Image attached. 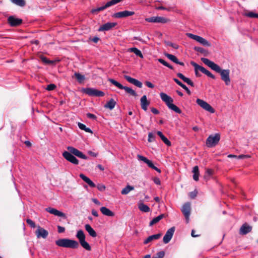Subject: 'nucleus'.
I'll list each match as a JSON object with an SVG mask.
<instances>
[{
	"instance_id": "f257e3e1",
	"label": "nucleus",
	"mask_w": 258,
	"mask_h": 258,
	"mask_svg": "<svg viewBox=\"0 0 258 258\" xmlns=\"http://www.w3.org/2000/svg\"><path fill=\"white\" fill-rule=\"evenodd\" d=\"M201 60L212 70L219 73L221 80L225 82L226 85H229L230 84V70L229 69L223 70L217 64L207 58L203 57L201 58Z\"/></svg>"
},
{
	"instance_id": "f03ea898",
	"label": "nucleus",
	"mask_w": 258,
	"mask_h": 258,
	"mask_svg": "<svg viewBox=\"0 0 258 258\" xmlns=\"http://www.w3.org/2000/svg\"><path fill=\"white\" fill-rule=\"evenodd\" d=\"M67 150L68 151H64L62 153V156L68 161L74 165H77L79 163V160L75 156L85 160H87L88 158V157L82 152L72 146H68Z\"/></svg>"
},
{
	"instance_id": "7ed1b4c3",
	"label": "nucleus",
	"mask_w": 258,
	"mask_h": 258,
	"mask_svg": "<svg viewBox=\"0 0 258 258\" xmlns=\"http://www.w3.org/2000/svg\"><path fill=\"white\" fill-rule=\"evenodd\" d=\"M160 96L163 101H164L167 107L171 110L179 114L181 113V110L175 104H173V99L166 93L162 92L160 94Z\"/></svg>"
},
{
	"instance_id": "20e7f679",
	"label": "nucleus",
	"mask_w": 258,
	"mask_h": 258,
	"mask_svg": "<svg viewBox=\"0 0 258 258\" xmlns=\"http://www.w3.org/2000/svg\"><path fill=\"white\" fill-rule=\"evenodd\" d=\"M55 244L60 247L77 248L79 246L78 242L68 238L59 239L55 241Z\"/></svg>"
},
{
	"instance_id": "39448f33",
	"label": "nucleus",
	"mask_w": 258,
	"mask_h": 258,
	"mask_svg": "<svg viewBox=\"0 0 258 258\" xmlns=\"http://www.w3.org/2000/svg\"><path fill=\"white\" fill-rule=\"evenodd\" d=\"M190 64L194 67L195 70V74L197 77H200L201 75L198 73V71H201L203 74L206 75L208 77L215 79L216 77L212 74L210 71L206 69L204 67L201 66L194 61H191Z\"/></svg>"
},
{
	"instance_id": "423d86ee",
	"label": "nucleus",
	"mask_w": 258,
	"mask_h": 258,
	"mask_svg": "<svg viewBox=\"0 0 258 258\" xmlns=\"http://www.w3.org/2000/svg\"><path fill=\"white\" fill-rule=\"evenodd\" d=\"M108 81L119 89L124 90L126 93L130 94L133 96L136 97L137 96L136 92L132 88L128 87L123 86L120 83L111 78H109Z\"/></svg>"
},
{
	"instance_id": "0eeeda50",
	"label": "nucleus",
	"mask_w": 258,
	"mask_h": 258,
	"mask_svg": "<svg viewBox=\"0 0 258 258\" xmlns=\"http://www.w3.org/2000/svg\"><path fill=\"white\" fill-rule=\"evenodd\" d=\"M82 92L90 96L103 97L105 95L104 92L93 88H83Z\"/></svg>"
},
{
	"instance_id": "6e6552de",
	"label": "nucleus",
	"mask_w": 258,
	"mask_h": 258,
	"mask_svg": "<svg viewBox=\"0 0 258 258\" xmlns=\"http://www.w3.org/2000/svg\"><path fill=\"white\" fill-rule=\"evenodd\" d=\"M220 139L219 134H216L214 136L210 135L206 140V145L208 147L211 148L217 145Z\"/></svg>"
},
{
	"instance_id": "1a4fd4ad",
	"label": "nucleus",
	"mask_w": 258,
	"mask_h": 258,
	"mask_svg": "<svg viewBox=\"0 0 258 258\" xmlns=\"http://www.w3.org/2000/svg\"><path fill=\"white\" fill-rule=\"evenodd\" d=\"M186 35L190 38L192 39L205 46H210L211 43L205 38L191 33H187Z\"/></svg>"
},
{
	"instance_id": "9d476101",
	"label": "nucleus",
	"mask_w": 258,
	"mask_h": 258,
	"mask_svg": "<svg viewBox=\"0 0 258 258\" xmlns=\"http://www.w3.org/2000/svg\"><path fill=\"white\" fill-rule=\"evenodd\" d=\"M196 103L202 108L205 109V110L209 111L210 113H214L215 110L207 102L201 99H197L196 100Z\"/></svg>"
},
{
	"instance_id": "9b49d317",
	"label": "nucleus",
	"mask_w": 258,
	"mask_h": 258,
	"mask_svg": "<svg viewBox=\"0 0 258 258\" xmlns=\"http://www.w3.org/2000/svg\"><path fill=\"white\" fill-rule=\"evenodd\" d=\"M138 158L139 160L142 161L146 163L150 168L157 171L158 173L161 172V170L157 167L155 166L153 162L151 160L147 159L146 157L140 155H138Z\"/></svg>"
},
{
	"instance_id": "f8f14e48",
	"label": "nucleus",
	"mask_w": 258,
	"mask_h": 258,
	"mask_svg": "<svg viewBox=\"0 0 258 258\" xmlns=\"http://www.w3.org/2000/svg\"><path fill=\"white\" fill-rule=\"evenodd\" d=\"M21 19L16 18L14 16H11L8 18V23L11 27H17L22 23Z\"/></svg>"
},
{
	"instance_id": "ddd939ff",
	"label": "nucleus",
	"mask_w": 258,
	"mask_h": 258,
	"mask_svg": "<svg viewBox=\"0 0 258 258\" xmlns=\"http://www.w3.org/2000/svg\"><path fill=\"white\" fill-rule=\"evenodd\" d=\"M35 234L37 238H43L45 239L48 236V232L43 228L38 226L37 229L35 231Z\"/></svg>"
},
{
	"instance_id": "4468645a",
	"label": "nucleus",
	"mask_w": 258,
	"mask_h": 258,
	"mask_svg": "<svg viewBox=\"0 0 258 258\" xmlns=\"http://www.w3.org/2000/svg\"><path fill=\"white\" fill-rule=\"evenodd\" d=\"M135 14V12L133 11H124L114 13L112 17L115 18H126L132 16Z\"/></svg>"
},
{
	"instance_id": "2eb2a0df",
	"label": "nucleus",
	"mask_w": 258,
	"mask_h": 258,
	"mask_svg": "<svg viewBox=\"0 0 258 258\" xmlns=\"http://www.w3.org/2000/svg\"><path fill=\"white\" fill-rule=\"evenodd\" d=\"M174 231V227H172L167 231L163 238V241L164 243L167 244L170 241L173 235Z\"/></svg>"
},
{
	"instance_id": "dca6fc26",
	"label": "nucleus",
	"mask_w": 258,
	"mask_h": 258,
	"mask_svg": "<svg viewBox=\"0 0 258 258\" xmlns=\"http://www.w3.org/2000/svg\"><path fill=\"white\" fill-rule=\"evenodd\" d=\"M117 25L116 22H107L100 26L98 29V31H106L112 29L113 27Z\"/></svg>"
},
{
	"instance_id": "f3484780",
	"label": "nucleus",
	"mask_w": 258,
	"mask_h": 258,
	"mask_svg": "<svg viewBox=\"0 0 258 258\" xmlns=\"http://www.w3.org/2000/svg\"><path fill=\"white\" fill-rule=\"evenodd\" d=\"M190 204L189 203H185L181 209V211L185 216L187 221L188 222L189 219V217L190 214Z\"/></svg>"
},
{
	"instance_id": "a211bd4d",
	"label": "nucleus",
	"mask_w": 258,
	"mask_h": 258,
	"mask_svg": "<svg viewBox=\"0 0 258 258\" xmlns=\"http://www.w3.org/2000/svg\"><path fill=\"white\" fill-rule=\"evenodd\" d=\"M45 210L47 212H49V213L53 214L55 216H57L58 217H61L64 218V219H66L67 218L66 214L64 213L57 210L56 209L52 208L51 207H48V208H46Z\"/></svg>"
},
{
	"instance_id": "6ab92c4d",
	"label": "nucleus",
	"mask_w": 258,
	"mask_h": 258,
	"mask_svg": "<svg viewBox=\"0 0 258 258\" xmlns=\"http://www.w3.org/2000/svg\"><path fill=\"white\" fill-rule=\"evenodd\" d=\"M124 78L129 83H130L132 84H134L136 86H137L140 88L142 87V83L141 82L139 81V80H138L136 79L133 78L129 76H126V75L124 76Z\"/></svg>"
},
{
	"instance_id": "aec40b11",
	"label": "nucleus",
	"mask_w": 258,
	"mask_h": 258,
	"mask_svg": "<svg viewBox=\"0 0 258 258\" xmlns=\"http://www.w3.org/2000/svg\"><path fill=\"white\" fill-rule=\"evenodd\" d=\"M150 101L147 100L146 95H143L141 98V106L144 111H147L148 106L150 105Z\"/></svg>"
},
{
	"instance_id": "412c9836",
	"label": "nucleus",
	"mask_w": 258,
	"mask_h": 258,
	"mask_svg": "<svg viewBox=\"0 0 258 258\" xmlns=\"http://www.w3.org/2000/svg\"><path fill=\"white\" fill-rule=\"evenodd\" d=\"M164 54L165 56L174 63L182 66H184V63L183 62L179 61L175 55L168 53H165Z\"/></svg>"
},
{
	"instance_id": "4be33fe9",
	"label": "nucleus",
	"mask_w": 258,
	"mask_h": 258,
	"mask_svg": "<svg viewBox=\"0 0 258 258\" xmlns=\"http://www.w3.org/2000/svg\"><path fill=\"white\" fill-rule=\"evenodd\" d=\"M80 177L86 183H87L91 187H95L96 186L95 184L87 176L85 175L83 173H81L79 175Z\"/></svg>"
},
{
	"instance_id": "5701e85b",
	"label": "nucleus",
	"mask_w": 258,
	"mask_h": 258,
	"mask_svg": "<svg viewBox=\"0 0 258 258\" xmlns=\"http://www.w3.org/2000/svg\"><path fill=\"white\" fill-rule=\"evenodd\" d=\"M177 76L178 78L181 79L183 81L187 83L188 85L191 86V87L195 86V84L190 79L185 77L182 74L178 73L177 74Z\"/></svg>"
},
{
	"instance_id": "b1692460",
	"label": "nucleus",
	"mask_w": 258,
	"mask_h": 258,
	"mask_svg": "<svg viewBox=\"0 0 258 258\" xmlns=\"http://www.w3.org/2000/svg\"><path fill=\"white\" fill-rule=\"evenodd\" d=\"M252 227L247 224H243L240 229V234L245 235L251 231Z\"/></svg>"
},
{
	"instance_id": "393cba45",
	"label": "nucleus",
	"mask_w": 258,
	"mask_h": 258,
	"mask_svg": "<svg viewBox=\"0 0 258 258\" xmlns=\"http://www.w3.org/2000/svg\"><path fill=\"white\" fill-rule=\"evenodd\" d=\"M162 234L161 233H158L156 234H154L151 236H149L147 239H146L144 241V244H147L152 240L158 239L160 238Z\"/></svg>"
},
{
	"instance_id": "a878e982",
	"label": "nucleus",
	"mask_w": 258,
	"mask_h": 258,
	"mask_svg": "<svg viewBox=\"0 0 258 258\" xmlns=\"http://www.w3.org/2000/svg\"><path fill=\"white\" fill-rule=\"evenodd\" d=\"M157 134L160 137L162 141L167 146H171V142L163 134L161 131H158Z\"/></svg>"
},
{
	"instance_id": "bb28decb",
	"label": "nucleus",
	"mask_w": 258,
	"mask_h": 258,
	"mask_svg": "<svg viewBox=\"0 0 258 258\" xmlns=\"http://www.w3.org/2000/svg\"><path fill=\"white\" fill-rule=\"evenodd\" d=\"M116 104V101L113 99H110L104 105L105 108H108L110 110H112Z\"/></svg>"
},
{
	"instance_id": "cd10ccee",
	"label": "nucleus",
	"mask_w": 258,
	"mask_h": 258,
	"mask_svg": "<svg viewBox=\"0 0 258 258\" xmlns=\"http://www.w3.org/2000/svg\"><path fill=\"white\" fill-rule=\"evenodd\" d=\"M86 230L88 232L89 235L92 237H95L97 236V233L96 231L92 228V227L88 224L85 225Z\"/></svg>"
},
{
	"instance_id": "c85d7f7f",
	"label": "nucleus",
	"mask_w": 258,
	"mask_h": 258,
	"mask_svg": "<svg viewBox=\"0 0 258 258\" xmlns=\"http://www.w3.org/2000/svg\"><path fill=\"white\" fill-rule=\"evenodd\" d=\"M100 211L103 215L105 216L110 217H113L114 216V213L105 207H101L100 208Z\"/></svg>"
},
{
	"instance_id": "c756f323",
	"label": "nucleus",
	"mask_w": 258,
	"mask_h": 258,
	"mask_svg": "<svg viewBox=\"0 0 258 258\" xmlns=\"http://www.w3.org/2000/svg\"><path fill=\"white\" fill-rule=\"evenodd\" d=\"M165 217V215L164 214H160L158 216L154 218L151 220L149 223V226H152L153 225L159 222L161 219H162Z\"/></svg>"
},
{
	"instance_id": "7c9ffc66",
	"label": "nucleus",
	"mask_w": 258,
	"mask_h": 258,
	"mask_svg": "<svg viewBox=\"0 0 258 258\" xmlns=\"http://www.w3.org/2000/svg\"><path fill=\"white\" fill-rule=\"evenodd\" d=\"M192 172L193 173V179L195 181H198L200 175L198 166H195V167H194Z\"/></svg>"
},
{
	"instance_id": "2f4dec72",
	"label": "nucleus",
	"mask_w": 258,
	"mask_h": 258,
	"mask_svg": "<svg viewBox=\"0 0 258 258\" xmlns=\"http://www.w3.org/2000/svg\"><path fill=\"white\" fill-rule=\"evenodd\" d=\"M130 51L134 53L137 56L140 57L141 58H143V55L142 52L136 47H132L130 48Z\"/></svg>"
},
{
	"instance_id": "473e14b6",
	"label": "nucleus",
	"mask_w": 258,
	"mask_h": 258,
	"mask_svg": "<svg viewBox=\"0 0 258 258\" xmlns=\"http://www.w3.org/2000/svg\"><path fill=\"white\" fill-rule=\"evenodd\" d=\"M77 238L79 239V242L85 239V235L82 230H79L77 231L76 234Z\"/></svg>"
},
{
	"instance_id": "72a5a7b5",
	"label": "nucleus",
	"mask_w": 258,
	"mask_h": 258,
	"mask_svg": "<svg viewBox=\"0 0 258 258\" xmlns=\"http://www.w3.org/2000/svg\"><path fill=\"white\" fill-rule=\"evenodd\" d=\"M139 209L140 211L144 212H149L150 211L149 207L143 203H141L139 205Z\"/></svg>"
},
{
	"instance_id": "f704fd0d",
	"label": "nucleus",
	"mask_w": 258,
	"mask_h": 258,
	"mask_svg": "<svg viewBox=\"0 0 258 258\" xmlns=\"http://www.w3.org/2000/svg\"><path fill=\"white\" fill-rule=\"evenodd\" d=\"M134 189V187L130 185H127L121 191L122 195H127L129 192Z\"/></svg>"
},
{
	"instance_id": "c9c22d12",
	"label": "nucleus",
	"mask_w": 258,
	"mask_h": 258,
	"mask_svg": "<svg viewBox=\"0 0 258 258\" xmlns=\"http://www.w3.org/2000/svg\"><path fill=\"white\" fill-rule=\"evenodd\" d=\"M13 4L19 6L20 7H23L26 5V2L25 0H10Z\"/></svg>"
},
{
	"instance_id": "e433bc0d",
	"label": "nucleus",
	"mask_w": 258,
	"mask_h": 258,
	"mask_svg": "<svg viewBox=\"0 0 258 258\" xmlns=\"http://www.w3.org/2000/svg\"><path fill=\"white\" fill-rule=\"evenodd\" d=\"M81 245L84 248H85L86 250H91V247L90 246V245H89V244L85 240V239L84 240H82L80 242H79Z\"/></svg>"
},
{
	"instance_id": "4c0bfd02",
	"label": "nucleus",
	"mask_w": 258,
	"mask_h": 258,
	"mask_svg": "<svg viewBox=\"0 0 258 258\" xmlns=\"http://www.w3.org/2000/svg\"><path fill=\"white\" fill-rule=\"evenodd\" d=\"M194 50L197 52L204 54L205 56H207L208 53V51L203 47L195 46Z\"/></svg>"
},
{
	"instance_id": "58836bf2",
	"label": "nucleus",
	"mask_w": 258,
	"mask_h": 258,
	"mask_svg": "<svg viewBox=\"0 0 258 258\" xmlns=\"http://www.w3.org/2000/svg\"><path fill=\"white\" fill-rule=\"evenodd\" d=\"M78 125L81 130H84L87 133H92V130L90 128L87 127L85 124L81 122H79L78 123Z\"/></svg>"
},
{
	"instance_id": "ea45409f",
	"label": "nucleus",
	"mask_w": 258,
	"mask_h": 258,
	"mask_svg": "<svg viewBox=\"0 0 258 258\" xmlns=\"http://www.w3.org/2000/svg\"><path fill=\"white\" fill-rule=\"evenodd\" d=\"M74 76L80 83H82L85 79L84 75H82L79 73H75L74 74Z\"/></svg>"
},
{
	"instance_id": "a19ab883",
	"label": "nucleus",
	"mask_w": 258,
	"mask_h": 258,
	"mask_svg": "<svg viewBox=\"0 0 258 258\" xmlns=\"http://www.w3.org/2000/svg\"><path fill=\"white\" fill-rule=\"evenodd\" d=\"M40 58L41 60V61L45 64H53L54 63V61L50 60L48 59V58L47 57H46L45 56H43V55L41 56L40 57Z\"/></svg>"
},
{
	"instance_id": "79ce46f5",
	"label": "nucleus",
	"mask_w": 258,
	"mask_h": 258,
	"mask_svg": "<svg viewBox=\"0 0 258 258\" xmlns=\"http://www.w3.org/2000/svg\"><path fill=\"white\" fill-rule=\"evenodd\" d=\"M108 8L106 4L103 6H102V7H99V8H97L96 9H93L91 11V12L92 13H97V12H100V11H103L104 10L107 9Z\"/></svg>"
},
{
	"instance_id": "37998d69",
	"label": "nucleus",
	"mask_w": 258,
	"mask_h": 258,
	"mask_svg": "<svg viewBox=\"0 0 258 258\" xmlns=\"http://www.w3.org/2000/svg\"><path fill=\"white\" fill-rule=\"evenodd\" d=\"M158 61L160 62L161 63H162V64H163L164 66L168 67V68H169L170 69H171V70H173V67L170 65V64H169L168 62H167L165 60H164V59H162V58H158Z\"/></svg>"
},
{
	"instance_id": "c03bdc74",
	"label": "nucleus",
	"mask_w": 258,
	"mask_h": 258,
	"mask_svg": "<svg viewBox=\"0 0 258 258\" xmlns=\"http://www.w3.org/2000/svg\"><path fill=\"white\" fill-rule=\"evenodd\" d=\"M169 19L163 17H157V23H166L169 21Z\"/></svg>"
},
{
	"instance_id": "a18cd8bd",
	"label": "nucleus",
	"mask_w": 258,
	"mask_h": 258,
	"mask_svg": "<svg viewBox=\"0 0 258 258\" xmlns=\"http://www.w3.org/2000/svg\"><path fill=\"white\" fill-rule=\"evenodd\" d=\"M145 21L150 23H157V17L147 18L145 19Z\"/></svg>"
},
{
	"instance_id": "49530a36",
	"label": "nucleus",
	"mask_w": 258,
	"mask_h": 258,
	"mask_svg": "<svg viewBox=\"0 0 258 258\" xmlns=\"http://www.w3.org/2000/svg\"><path fill=\"white\" fill-rule=\"evenodd\" d=\"M26 222L31 228H34L36 227L35 223L30 219H27Z\"/></svg>"
},
{
	"instance_id": "de8ad7c7",
	"label": "nucleus",
	"mask_w": 258,
	"mask_h": 258,
	"mask_svg": "<svg viewBox=\"0 0 258 258\" xmlns=\"http://www.w3.org/2000/svg\"><path fill=\"white\" fill-rule=\"evenodd\" d=\"M56 88V86L54 84H50L47 86L46 90L48 91H52Z\"/></svg>"
},
{
	"instance_id": "09e8293b",
	"label": "nucleus",
	"mask_w": 258,
	"mask_h": 258,
	"mask_svg": "<svg viewBox=\"0 0 258 258\" xmlns=\"http://www.w3.org/2000/svg\"><path fill=\"white\" fill-rule=\"evenodd\" d=\"M148 140L149 142H154L155 140V136L152 133H149Z\"/></svg>"
},
{
	"instance_id": "8fccbe9b",
	"label": "nucleus",
	"mask_w": 258,
	"mask_h": 258,
	"mask_svg": "<svg viewBox=\"0 0 258 258\" xmlns=\"http://www.w3.org/2000/svg\"><path fill=\"white\" fill-rule=\"evenodd\" d=\"M246 16L250 18H258V14L254 13L253 12H249L246 14Z\"/></svg>"
},
{
	"instance_id": "3c124183",
	"label": "nucleus",
	"mask_w": 258,
	"mask_h": 258,
	"mask_svg": "<svg viewBox=\"0 0 258 258\" xmlns=\"http://www.w3.org/2000/svg\"><path fill=\"white\" fill-rule=\"evenodd\" d=\"M167 45L168 46H171V47H172L173 48L176 49H177L179 48L178 45H177L176 44H175V43H172L171 42H168L167 43Z\"/></svg>"
},
{
	"instance_id": "603ef678",
	"label": "nucleus",
	"mask_w": 258,
	"mask_h": 258,
	"mask_svg": "<svg viewBox=\"0 0 258 258\" xmlns=\"http://www.w3.org/2000/svg\"><path fill=\"white\" fill-rule=\"evenodd\" d=\"M198 194V191L196 190H195L193 191L189 192V196L191 199H195Z\"/></svg>"
},
{
	"instance_id": "864d4df0",
	"label": "nucleus",
	"mask_w": 258,
	"mask_h": 258,
	"mask_svg": "<svg viewBox=\"0 0 258 258\" xmlns=\"http://www.w3.org/2000/svg\"><path fill=\"white\" fill-rule=\"evenodd\" d=\"M97 189L101 191H103L105 189V185L102 184H99L97 185Z\"/></svg>"
},
{
	"instance_id": "5fc2aeb1",
	"label": "nucleus",
	"mask_w": 258,
	"mask_h": 258,
	"mask_svg": "<svg viewBox=\"0 0 258 258\" xmlns=\"http://www.w3.org/2000/svg\"><path fill=\"white\" fill-rule=\"evenodd\" d=\"M88 118L92 119H96L97 118V117L95 115L92 114L91 113H88L86 114Z\"/></svg>"
},
{
	"instance_id": "6e6d98bb",
	"label": "nucleus",
	"mask_w": 258,
	"mask_h": 258,
	"mask_svg": "<svg viewBox=\"0 0 258 258\" xmlns=\"http://www.w3.org/2000/svg\"><path fill=\"white\" fill-rule=\"evenodd\" d=\"M57 231L59 233H63L65 231V228L61 226H57Z\"/></svg>"
},
{
	"instance_id": "4d7b16f0",
	"label": "nucleus",
	"mask_w": 258,
	"mask_h": 258,
	"mask_svg": "<svg viewBox=\"0 0 258 258\" xmlns=\"http://www.w3.org/2000/svg\"><path fill=\"white\" fill-rule=\"evenodd\" d=\"M153 181L157 185H160L161 184V181L160 179L158 177H154L153 178Z\"/></svg>"
},
{
	"instance_id": "13d9d810",
	"label": "nucleus",
	"mask_w": 258,
	"mask_h": 258,
	"mask_svg": "<svg viewBox=\"0 0 258 258\" xmlns=\"http://www.w3.org/2000/svg\"><path fill=\"white\" fill-rule=\"evenodd\" d=\"M88 154L89 155H90L92 157H96L98 154L97 153H94V152H92V151H88Z\"/></svg>"
},
{
	"instance_id": "bf43d9fd",
	"label": "nucleus",
	"mask_w": 258,
	"mask_h": 258,
	"mask_svg": "<svg viewBox=\"0 0 258 258\" xmlns=\"http://www.w3.org/2000/svg\"><path fill=\"white\" fill-rule=\"evenodd\" d=\"M145 84H146V86L149 88H153L154 87V85L151 82H150L149 81H146L145 82Z\"/></svg>"
},
{
	"instance_id": "052dcab7",
	"label": "nucleus",
	"mask_w": 258,
	"mask_h": 258,
	"mask_svg": "<svg viewBox=\"0 0 258 258\" xmlns=\"http://www.w3.org/2000/svg\"><path fill=\"white\" fill-rule=\"evenodd\" d=\"M249 157H250V156L249 155L241 154V155L238 156L237 157V158L239 159H242L249 158Z\"/></svg>"
},
{
	"instance_id": "680f3d73",
	"label": "nucleus",
	"mask_w": 258,
	"mask_h": 258,
	"mask_svg": "<svg viewBox=\"0 0 258 258\" xmlns=\"http://www.w3.org/2000/svg\"><path fill=\"white\" fill-rule=\"evenodd\" d=\"M151 111H152V113H153L155 114H158L159 113V110L154 107L151 108Z\"/></svg>"
},
{
	"instance_id": "e2e57ef3",
	"label": "nucleus",
	"mask_w": 258,
	"mask_h": 258,
	"mask_svg": "<svg viewBox=\"0 0 258 258\" xmlns=\"http://www.w3.org/2000/svg\"><path fill=\"white\" fill-rule=\"evenodd\" d=\"M212 170L210 169H207L206 171V174H207L208 176H210L212 174Z\"/></svg>"
},
{
	"instance_id": "0e129e2a",
	"label": "nucleus",
	"mask_w": 258,
	"mask_h": 258,
	"mask_svg": "<svg viewBox=\"0 0 258 258\" xmlns=\"http://www.w3.org/2000/svg\"><path fill=\"white\" fill-rule=\"evenodd\" d=\"M91 213L95 217H98V212L97 211H96L94 209H92V211H91Z\"/></svg>"
},
{
	"instance_id": "69168bd1",
	"label": "nucleus",
	"mask_w": 258,
	"mask_h": 258,
	"mask_svg": "<svg viewBox=\"0 0 258 258\" xmlns=\"http://www.w3.org/2000/svg\"><path fill=\"white\" fill-rule=\"evenodd\" d=\"M100 38L98 37H94L91 39V40L94 42V43H97L98 41L99 40Z\"/></svg>"
},
{
	"instance_id": "338daca9",
	"label": "nucleus",
	"mask_w": 258,
	"mask_h": 258,
	"mask_svg": "<svg viewBox=\"0 0 258 258\" xmlns=\"http://www.w3.org/2000/svg\"><path fill=\"white\" fill-rule=\"evenodd\" d=\"M195 230L192 229L191 230V236L193 237H199L200 236V235H196L195 234Z\"/></svg>"
},
{
	"instance_id": "774afa93",
	"label": "nucleus",
	"mask_w": 258,
	"mask_h": 258,
	"mask_svg": "<svg viewBox=\"0 0 258 258\" xmlns=\"http://www.w3.org/2000/svg\"><path fill=\"white\" fill-rule=\"evenodd\" d=\"M92 201L97 205H100V202L97 199H92Z\"/></svg>"
}]
</instances>
